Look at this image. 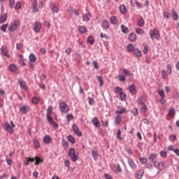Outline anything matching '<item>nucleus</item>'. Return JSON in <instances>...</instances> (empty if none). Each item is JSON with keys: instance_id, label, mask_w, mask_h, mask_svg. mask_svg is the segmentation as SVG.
I'll use <instances>...</instances> for the list:
<instances>
[{"instance_id": "42", "label": "nucleus", "mask_w": 179, "mask_h": 179, "mask_svg": "<svg viewBox=\"0 0 179 179\" xmlns=\"http://www.w3.org/2000/svg\"><path fill=\"white\" fill-rule=\"evenodd\" d=\"M32 103L34 104H38L40 103V98L36 96L32 98Z\"/></svg>"}, {"instance_id": "38", "label": "nucleus", "mask_w": 179, "mask_h": 179, "mask_svg": "<svg viewBox=\"0 0 179 179\" xmlns=\"http://www.w3.org/2000/svg\"><path fill=\"white\" fill-rule=\"evenodd\" d=\"M110 22L112 24H117V23H118V20H117V17L115 16H113L110 18Z\"/></svg>"}, {"instance_id": "55", "label": "nucleus", "mask_w": 179, "mask_h": 179, "mask_svg": "<svg viewBox=\"0 0 179 179\" xmlns=\"http://www.w3.org/2000/svg\"><path fill=\"white\" fill-rule=\"evenodd\" d=\"M140 163H141V164H146V163H148V159L146 158H140Z\"/></svg>"}, {"instance_id": "21", "label": "nucleus", "mask_w": 179, "mask_h": 179, "mask_svg": "<svg viewBox=\"0 0 179 179\" xmlns=\"http://www.w3.org/2000/svg\"><path fill=\"white\" fill-rule=\"evenodd\" d=\"M43 142L46 144L51 143V136H50L49 135L45 136L43 138Z\"/></svg>"}, {"instance_id": "18", "label": "nucleus", "mask_w": 179, "mask_h": 179, "mask_svg": "<svg viewBox=\"0 0 179 179\" xmlns=\"http://www.w3.org/2000/svg\"><path fill=\"white\" fill-rule=\"evenodd\" d=\"M121 121H122V117H121V115H117L115 117V124L116 125H120L121 124Z\"/></svg>"}, {"instance_id": "2", "label": "nucleus", "mask_w": 179, "mask_h": 179, "mask_svg": "<svg viewBox=\"0 0 179 179\" xmlns=\"http://www.w3.org/2000/svg\"><path fill=\"white\" fill-rule=\"evenodd\" d=\"M153 164L155 167L159 170V171H162L163 169H164L165 167H167L166 162H159L157 161H154Z\"/></svg>"}, {"instance_id": "20", "label": "nucleus", "mask_w": 179, "mask_h": 179, "mask_svg": "<svg viewBox=\"0 0 179 179\" xmlns=\"http://www.w3.org/2000/svg\"><path fill=\"white\" fill-rule=\"evenodd\" d=\"M102 26L106 29V30H107L110 27V22L106 20H103L102 22Z\"/></svg>"}, {"instance_id": "30", "label": "nucleus", "mask_w": 179, "mask_h": 179, "mask_svg": "<svg viewBox=\"0 0 179 179\" xmlns=\"http://www.w3.org/2000/svg\"><path fill=\"white\" fill-rule=\"evenodd\" d=\"M29 60L31 62H36V61H37V57H36V55H34V54H31L29 55Z\"/></svg>"}, {"instance_id": "58", "label": "nucleus", "mask_w": 179, "mask_h": 179, "mask_svg": "<svg viewBox=\"0 0 179 179\" xmlns=\"http://www.w3.org/2000/svg\"><path fill=\"white\" fill-rule=\"evenodd\" d=\"M34 145L36 149H38V148H40V143L37 140H34Z\"/></svg>"}, {"instance_id": "14", "label": "nucleus", "mask_w": 179, "mask_h": 179, "mask_svg": "<svg viewBox=\"0 0 179 179\" xmlns=\"http://www.w3.org/2000/svg\"><path fill=\"white\" fill-rule=\"evenodd\" d=\"M20 111L22 113V114H27V112L29 111V106L27 105H23L20 108Z\"/></svg>"}, {"instance_id": "59", "label": "nucleus", "mask_w": 179, "mask_h": 179, "mask_svg": "<svg viewBox=\"0 0 179 179\" xmlns=\"http://www.w3.org/2000/svg\"><path fill=\"white\" fill-rule=\"evenodd\" d=\"M160 156H162V157H164V159H166V157H167V152L161 151L160 152Z\"/></svg>"}, {"instance_id": "7", "label": "nucleus", "mask_w": 179, "mask_h": 179, "mask_svg": "<svg viewBox=\"0 0 179 179\" xmlns=\"http://www.w3.org/2000/svg\"><path fill=\"white\" fill-rule=\"evenodd\" d=\"M41 30V22L36 21L34 25V31L35 33H40Z\"/></svg>"}, {"instance_id": "16", "label": "nucleus", "mask_w": 179, "mask_h": 179, "mask_svg": "<svg viewBox=\"0 0 179 179\" xmlns=\"http://www.w3.org/2000/svg\"><path fill=\"white\" fill-rule=\"evenodd\" d=\"M129 40L131 43H134V42L136 41V34H135V33L130 34L129 35Z\"/></svg>"}, {"instance_id": "49", "label": "nucleus", "mask_w": 179, "mask_h": 179, "mask_svg": "<svg viewBox=\"0 0 179 179\" xmlns=\"http://www.w3.org/2000/svg\"><path fill=\"white\" fill-rule=\"evenodd\" d=\"M137 104H138V106H142L143 104H145V103L143 102V97H140L137 100Z\"/></svg>"}, {"instance_id": "43", "label": "nucleus", "mask_w": 179, "mask_h": 179, "mask_svg": "<svg viewBox=\"0 0 179 179\" xmlns=\"http://www.w3.org/2000/svg\"><path fill=\"white\" fill-rule=\"evenodd\" d=\"M87 41L91 45H93V44H94V38H93L92 36H89L87 38Z\"/></svg>"}, {"instance_id": "52", "label": "nucleus", "mask_w": 179, "mask_h": 179, "mask_svg": "<svg viewBox=\"0 0 179 179\" xmlns=\"http://www.w3.org/2000/svg\"><path fill=\"white\" fill-rule=\"evenodd\" d=\"M120 97L122 101H124V100H125V99L127 98V95L125 94V93L121 92L120 94Z\"/></svg>"}, {"instance_id": "17", "label": "nucleus", "mask_w": 179, "mask_h": 179, "mask_svg": "<svg viewBox=\"0 0 179 179\" xmlns=\"http://www.w3.org/2000/svg\"><path fill=\"white\" fill-rule=\"evenodd\" d=\"M135 177L137 179H142V177H143V170L138 171L135 174Z\"/></svg>"}, {"instance_id": "40", "label": "nucleus", "mask_w": 179, "mask_h": 179, "mask_svg": "<svg viewBox=\"0 0 179 179\" xmlns=\"http://www.w3.org/2000/svg\"><path fill=\"white\" fill-rule=\"evenodd\" d=\"M9 69L12 72H16V71H17V68H16V66L15 64L10 65Z\"/></svg>"}, {"instance_id": "6", "label": "nucleus", "mask_w": 179, "mask_h": 179, "mask_svg": "<svg viewBox=\"0 0 179 179\" xmlns=\"http://www.w3.org/2000/svg\"><path fill=\"white\" fill-rule=\"evenodd\" d=\"M10 124L9 123H5L4 127L6 128V130L10 134H13V128H15V124H13V122H10Z\"/></svg>"}, {"instance_id": "60", "label": "nucleus", "mask_w": 179, "mask_h": 179, "mask_svg": "<svg viewBox=\"0 0 179 179\" xmlns=\"http://www.w3.org/2000/svg\"><path fill=\"white\" fill-rule=\"evenodd\" d=\"M118 78H119V80H120V82H125V77L124 75L120 74L118 76Z\"/></svg>"}, {"instance_id": "62", "label": "nucleus", "mask_w": 179, "mask_h": 179, "mask_svg": "<svg viewBox=\"0 0 179 179\" xmlns=\"http://www.w3.org/2000/svg\"><path fill=\"white\" fill-rule=\"evenodd\" d=\"M163 16L166 19H169L170 18V14L168 12H164L163 13Z\"/></svg>"}, {"instance_id": "26", "label": "nucleus", "mask_w": 179, "mask_h": 179, "mask_svg": "<svg viewBox=\"0 0 179 179\" xmlns=\"http://www.w3.org/2000/svg\"><path fill=\"white\" fill-rule=\"evenodd\" d=\"M51 10L53 12V13H58V11L59 9L57 8V7L55 6V4H51Z\"/></svg>"}, {"instance_id": "15", "label": "nucleus", "mask_w": 179, "mask_h": 179, "mask_svg": "<svg viewBox=\"0 0 179 179\" xmlns=\"http://www.w3.org/2000/svg\"><path fill=\"white\" fill-rule=\"evenodd\" d=\"M91 17H92V14H90V13H87V14H85L83 15V20L84 22H89Z\"/></svg>"}, {"instance_id": "29", "label": "nucleus", "mask_w": 179, "mask_h": 179, "mask_svg": "<svg viewBox=\"0 0 179 179\" xmlns=\"http://www.w3.org/2000/svg\"><path fill=\"white\" fill-rule=\"evenodd\" d=\"M98 81L100 83L99 86H103L104 85V80L101 76H96Z\"/></svg>"}, {"instance_id": "19", "label": "nucleus", "mask_w": 179, "mask_h": 179, "mask_svg": "<svg viewBox=\"0 0 179 179\" xmlns=\"http://www.w3.org/2000/svg\"><path fill=\"white\" fill-rule=\"evenodd\" d=\"M121 30L122 33H124V34H128V33H129V29L124 24L121 25Z\"/></svg>"}, {"instance_id": "1", "label": "nucleus", "mask_w": 179, "mask_h": 179, "mask_svg": "<svg viewBox=\"0 0 179 179\" xmlns=\"http://www.w3.org/2000/svg\"><path fill=\"white\" fill-rule=\"evenodd\" d=\"M68 156L71 159L72 162H77L79 159V154L75 151V148L69 149Z\"/></svg>"}, {"instance_id": "37", "label": "nucleus", "mask_w": 179, "mask_h": 179, "mask_svg": "<svg viewBox=\"0 0 179 179\" xmlns=\"http://www.w3.org/2000/svg\"><path fill=\"white\" fill-rule=\"evenodd\" d=\"M79 31L80 33H87V29L86 28V27H79Z\"/></svg>"}, {"instance_id": "34", "label": "nucleus", "mask_w": 179, "mask_h": 179, "mask_svg": "<svg viewBox=\"0 0 179 179\" xmlns=\"http://www.w3.org/2000/svg\"><path fill=\"white\" fill-rule=\"evenodd\" d=\"M134 52L136 57H142V52L138 49H134Z\"/></svg>"}, {"instance_id": "41", "label": "nucleus", "mask_w": 179, "mask_h": 179, "mask_svg": "<svg viewBox=\"0 0 179 179\" xmlns=\"http://www.w3.org/2000/svg\"><path fill=\"white\" fill-rule=\"evenodd\" d=\"M21 8H22V3H20V1H17L15 3V9L16 10H19V9H21Z\"/></svg>"}, {"instance_id": "48", "label": "nucleus", "mask_w": 179, "mask_h": 179, "mask_svg": "<svg viewBox=\"0 0 179 179\" xmlns=\"http://www.w3.org/2000/svg\"><path fill=\"white\" fill-rule=\"evenodd\" d=\"M123 73L126 75V76H131V75H134L133 73H131L129 71H128L127 69H123Z\"/></svg>"}, {"instance_id": "45", "label": "nucleus", "mask_w": 179, "mask_h": 179, "mask_svg": "<svg viewBox=\"0 0 179 179\" xmlns=\"http://www.w3.org/2000/svg\"><path fill=\"white\" fill-rule=\"evenodd\" d=\"M8 26H9L8 24H3L1 27V30H2L3 33H6V29H8Z\"/></svg>"}, {"instance_id": "12", "label": "nucleus", "mask_w": 179, "mask_h": 179, "mask_svg": "<svg viewBox=\"0 0 179 179\" xmlns=\"http://www.w3.org/2000/svg\"><path fill=\"white\" fill-rule=\"evenodd\" d=\"M18 83L22 89H23L24 90H27V86L26 85V82H24V80H23L22 79H20L18 80Z\"/></svg>"}, {"instance_id": "13", "label": "nucleus", "mask_w": 179, "mask_h": 179, "mask_svg": "<svg viewBox=\"0 0 179 179\" xmlns=\"http://www.w3.org/2000/svg\"><path fill=\"white\" fill-rule=\"evenodd\" d=\"M129 90L131 94H136V87H135V85L132 84L129 86Z\"/></svg>"}, {"instance_id": "56", "label": "nucleus", "mask_w": 179, "mask_h": 179, "mask_svg": "<svg viewBox=\"0 0 179 179\" xmlns=\"http://www.w3.org/2000/svg\"><path fill=\"white\" fill-rule=\"evenodd\" d=\"M9 6L11 9H13L15 8V0H9Z\"/></svg>"}, {"instance_id": "11", "label": "nucleus", "mask_w": 179, "mask_h": 179, "mask_svg": "<svg viewBox=\"0 0 179 179\" xmlns=\"http://www.w3.org/2000/svg\"><path fill=\"white\" fill-rule=\"evenodd\" d=\"M124 113H127V109L122 106H118L115 111V114H124Z\"/></svg>"}, {"instance_id": "4", "label": "nucleus", "mask_w": 179, "mask_h": 179, "mask_svg": "<svg viewBox=\"0 0 179 179\" xmlns=\"http://www.w3.org/2000/svg\"><path fill=\"white\" fill-rule=\"evenodd\" d=\"M59 108L60 111H62V113H64L65 114L69 112V107L68 106V104H66V103L65 102L60 103Z\"/></svg>"}, {"instance_id": "63", "label": "nucleus", "mask_w": 179, "mask_h": 179, "mask_svg": "<svg viewBox=\"0 0 179 179\" xmlns=\"http://www.w3.org/2000/svg\"><path fill=\"white\" fill-rule=\"evenodd\" d=\"M167 72L168 73H171V64H167Z\"/></svg>"}, {"instance_id": "32", "label": "nucleus", "mask_w": 179, "mask_h": 179, "mask_svg": "<svg viewBox=\"0 0 179 179\" xmlns=\"http://www.w3.org/2000/svg\"><path fill=\"white\" fill-rule=\"evenodd\" d=\"M35 161H36L35 163H34L35 166H37V165L40 164V163H43V159H41L38 157H35Z\"/></svg>"}, {"instance_id": "36", "label": "nucleus", "mask_w": 179, "mask_h": 179, "mask_svg": "<svg viewBox=\"0 0 179 179\" xmlns=\"http://www.w3.org/2000/svg\"><path fill=\"white\" fill-rule=\"evenodd\" d=\"M144 24H145V20H143V18H140L138 22V26H139V27H143Z\"/></svg>"}, {"instance_id": "47", "label": "nucleus", "mask_w": 179, "mask_h": 179, "mask_svg": "<svg viewBox=\"0 0 179 179\" xmlns=\"http://www.w3.org/2000/svg\"><path fill=\"white\" fill-rule=\"evenodd\" d=\"M47 120L50 124H54V119L51 117V115H46Z\"/></svg>"}, {"instance_id": "35", "label": "nucleus", "mask_w": 179, "mask_h": 179, "mask_svg": "<svg viewBox=\"0 0 179 179\" xmlns=\"http://www.w3.org/2000/svg\"><path fill=\"white\" fill-rule=\"evenodd\" d=\"M69 12H70L71 13H74L76 16H79V11H78L77 10H73V8H69Z\"/></svg>"}, {"instance_id": "23", "label": "nucleus", "mask_w": 179, "mask_h": 179, "mask_svg": "<svg viewBox=\"0 0 179 179\" xmlns=\"http://www.w3.org/2000/svg\"><path fill=\"white\" fill-rule=\"evenodd\" d=\"M6 19H8V14H3L0 17V23H5V22H6Z\"/></svg>"}, {"instance_id": "8", "label": "nucleus", "mask_w": 179, "mask_h": 179, "mask_svg": "<svg viewBox=\"0 0 179 179\" xmlns=\"http://www.w3.org/2000/svg\"><path fill=\"white\" fill-rule=\"evenodd\" d=\"M92 122L96 128H100L101 127V123H100V121H99V119L97 117H94L92 120Z\"/></svg>"}, {"instance_id": "33", "label": "nucleus", "mask_w": 179, "mask_h": 179, "mask_svg": "<svg viewBox=\"0 0 179 179\" xmlns=\"http://www.w3.org/2000/svg\"><path fill=\"white\" fill-rule=\"evenodd\" d=\"M141 113H146V111L148 110V106H146V104L143 103V105H141Z\"/></svg>"}, {"instance_id": "64", "label": "nucleus", "mask_w": 179, "mask_h": 179, "mask_svg": "<svg viewBox=\"0 0 179 179\" xmlns=\"http://www.w3.org/2000/svg\"><path fill=\"white\" fill-rule=\"evenodd\" d=\"M159 94L161 99H164V91H163V90L159 92Z\"/></svg>"}, {"instance_id": "9", "label": "nucleus", "mask_w": 179, "mask_h": 179, "mask_svg": "<svg viewBox=\"0 0 179 179\" xmlns=\"http://www.w3.org/2000/svg\"><path fill=\"white\" fill-rule=\"evenodd\" d=\"M1 52L3 55H4V57H6L7 58H9L10 57V55H9V52H8V48H6L5 46L1 47Z\"/></svg>"}, {"instance_id": "27", "label": "nucleus", "mask_w": 179, "mask_h": 179, "mask_svg": "<svg viewBox=\"0 0 179 179\" xmlns=\"http://www.w3.org/2000/svg\"><path fill=\"white\" fill-rule=\"evenodd\" d=\"M157 158V155L156 154H150L148 159L151 161V162H155V160H156V159Z\"/></svg>"}, {"instance_id": "50", "label": "nucleus", "mask_w": 179, "mask_h": 179, "mask_svg": "<svg viewBox=\"0 0 179 179\" xmlns=\"http://www.w3.org/2000/svg\"><path fill=\"white\" fill-rule=\"evenodd\" d=\"M131 113V114H133V115H134V117H136V115H138V108H133Z\"/></svg>"}, {"instance_id": "22", "label": "nucleus", "mask_w": 179, "mask_h": 179, "mask_svg": "<svg viewBox=\"0 0 179 179\" xmlns=\"http://www.w3.org/2000/svg\"><path fill=\"white\" fill-rule=\"evenodd\" d=\"M128 163L131 168H132L133 169H136V165H135V162H134V160H132V159H129Z\"/></svg>"}, {"instance_id": "28", "label": "nucleus", "mask_w": 179, "mask_h": 179, "mask_svg": "<svg viewBox=\"0 0 179 179\" xmlns=\"http://www.w3.org/2000/svg\"><path fill=\"white\" fill-rule=\"evenodd\" d=\"M169 115L172 118H174V115H176V110H174V108H171L169 111Z\"/></svg>"}, {"instance_id": "25", "label": "nucleus", "mask_w": 179, "mask_h": 179, "mask_svg": "<svg viewBox=\"0 0 179 179\" xmlns=\"http://www.w3.org/2000/svg\"><path fill=\"white\" fill-rule=\"evenodd\" d=\"M113 171L115 173H121L122 170H121V166H120L119 164H117L114 166V169H113Z\"/></svg>"}, {"instance_id": "24", "label": "nucleus", "mask_w": 179, "mask_h": 179, "mask_svg": "<svg viewBox=\"0 0 179 179\" xmlns=\"http://www.w3.org/2000/svg\"><path fill=\"white\" fill-rule=\"evenodd\" d=\"M120 10L121 12V13L124 14V13H127V6H125V5L122 4L120 6Z\"/></svg>"}, {"instance_id": "39", "label": "nucleus", "mask_w": 179, "mask_h": 179, "mask_svg": "<svg viewBox=\"0 0 179 179\" xmlns=\"http://www.w3.org/2000/svg\"><path fill=\"white\" fill-rule=\"evenodd\" d=\"M136 33H137V34H140L141 36L142 34H145V31H143V29H142L141 28H137V29H136Z\"/></svg>"}, {"instance_id": "44", "label": "nucleus", "mask_w": 179, "mask_h": 179, "mask_svg": "<svg viewBox=\"0 0 179 179\" xmlns=\"http://www.w3.org/2000/svg\"><path fill=\"white\" fill-rule=\"evenodd\" d=\"M66 120L68 122H69L71 120H73V115L72 114H68L66 116Z\"/></svg>"}, {"instance_id": "10", "label": "nucleus", "mask_w": 179, "mask_h": 179, "mask_svg": "<svg viewBox=\"0 0 179 179\" xmlns=\"http://www.w3.org/2000/svg\"><path fill=\"white\" fill-rule=\"evenodd\" d=\"M73 131L78 135V136H82V132L79 131V127H78V125L73 124Z\"/></svg>"}, {"instance_id": "61", "label": "nucleus", "mask_w": 179, "mask_h": 179, "mask_svg": "<svg viewBox=\"0 0 179 179\" xmlns=\"http://www.w3.org/2000/svg\"><path fill=\"white\" fill-rule=\"evenodd\" d=\"M16 48H17V50L22 51V50H23V46H22V44H20V43H17Z\"/></svg>"}, {"instance_id": "46", "label": "nucleus", "mask_w": 179, "mask_h": 179, "mask_svg": "<svg viewBox=\"0 0 179 179\" xmlns=\"http://www.w3.org/2000/svg\"><path fill=\"white\" fill-rule=\"evenodd\" d=\"M172 13H173V17L174 18V20H178V14H177L175 10H172Z\"/></svg>"}, {"instance_id": "5", "label": "nucleus", "mask_w": 179, "mask_h": 179, "mask_svg": "<svg viewBox=\"0 0 179 179\" xmlns=\"http://www.w3.org/2000/svg\"><path fill=\"white\" fill-rule=\"evenodd\" d=\"M18 27H19V20H15L13 22L10 23L8 30H10V31H15L17 30Z\"/></svg>"}, {"instance_id": "53", "label": "nucleus", "mask_w": 179, "mask_h": 179, "mask_svg": "<svg viewBox=\"0 0 179 179\" xmlns=\"http://www.w3.org/2000/svg\"><path fill=\"white\" fill-rule=\"evenodd\" d=\"M68 139H69V142H71V143H75V142H76L75 138H73V136H72L71 135H69L68 136Z\"/></svg>"}, {"instance_id": "31", "label": "nucleus", "mask_w": 179, "mask_h": 179, "mask_svg": "<svg viewBox=\"0 0 179 179\" xmlns=\"http://www.w3.org/2000/svg\"><path fill=\"white\" fill-rule=\"evenodd\" d=\"M135 47L132 44H129L127 47V50L128 52H131V51H134L135 49Z\"/></svg>"}, {"instance_id": "57", "label": "nucleus", "mask_w": 179, "mask_h": 179, "mask_svg": "<svg viewBox=\"0 0 179 179\" xmlns=\"http://www.w3.org/2000/svg\"><path fill=\"white\" fill-rule=\"evenodd\" d=\"M116 137L117 139H120V141L122 140V138L121 137V129H119L116 134Z\"/></svg>"}, {"instance_id": "54", "label": "nucleus", "mask_w": 179, "mask_h": 179, "mask_svg": "<svg viewBox=\"0 0 179 179\" xmlns=\"http://www.w3.org/2000/svg\"><path fill=\"white\" fill-rule=\"evenodd\" d=\"M92 155L94 157V160H97L98 155L96 151L92 150Z\"/></svg>"}, {"instance_id": "3", "label": "nucleus", "mask_w": 179, "mask_h": 179, "mask_svg": "<svg viewBox=\"0 0 179 179\" xmlns=\"http://www.w3.org/2000/svg\"><path fill=\"white\" fill-rule=\"evenodd\" d=\"M150 36L152 40H154V38H157V40H159L160 38V34H159V30H157V29H154L153 30H151L150 32Z\"/></svg>"}, {"instance_id": "51", "label": "nucleus", "mask_w": 179, "mask_h": 179, "mask_svg": "<svg viewBox=\"0 0 179 179\" xmlns=\"http://www.w3.org/2000/svg\"><path fill=\"white\" fill-rule=\"evenodd\" d=\"M52 114V106H50L48 108V112L46 115H51Z\"/></svg>"}]
</instances>
